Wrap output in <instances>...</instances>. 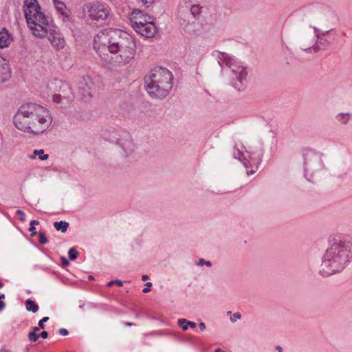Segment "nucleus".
Segmentation results:
<instances>
[{
	"mask_svg": "<svg viewBox=\"0 0 352 352\" xmlns=\"http://www.w3.org/2000/svg\"><path fill=\"white\" fill-rule=\"evenodd\" d=\"M94 48L107 67H122L129 64L136 54L135 38L120 29L100 31L94 37Z\"/></svg>",
	"mask_w": 352,
	"mask_h": 352,
	"instance_id": "1",
	"label": "nucleus"
},
{
	"mask_svg": "<svg viewBox=\"0 0 352 352\" xmlns=\"http://www.w3.org/2000/svg\"><path fill=\"white\" fill-rule=\"evenodd\" d=\"M23 12L28 26L34 36L47 37L56 50L64 48L65 41L63 36L51 19L41 11L36 0H25Z\"/></svg>",
	"mask_w": 352,
	"mask_h": 352,
	"instance_id": "2",
	"label": "nucleus"
},
{
	"mask_svg": "<svg viewBox=\"0 0 352 352\" xmlns=\"http://www.w3.org/2000/svg\"><path fill=\"white\" fill-rule=\"evenodd\" d=\"M15 127L25 133L38 135L49 129L53 122L50 111L34 102L23 104L13 118Z\"/></svg>",
	"mask_w": 352,
	"mask_h": 352,
	"instance_id": "3",
	"label": "nucleus"
},
{
	"mask_svg": "<svg viewBox=\"0 0 352 352\" xmlns=\"http://www.w3.org/2000/svg\"><path fill=\"white\" fill-rule=\"evenodd\" d=\"M352 259V241L345 238L334 239L326 250L320 274L328 276L342 272Z\"/></svg>",
	"mask_w": 352,
	"mask_h": 352,
	"instance_id": "4",
	"label": "nucleus"
},
{
	"mask_svg": "<svg viewBox=\"0 0 352 352\" xmlns=\"http://www.w3.org/2000/svg\"><path fill=\"white\" fill-rule=\"evenodd\" d=\"M172 73L166 68L155 67L145 76L146 89L148 95L155 98H164L173 87Z\"/></svg>",
	"mask_w": 352,
	"mask_h": 352,
	"instance_id": "5",
	"label": "nucleus"
},
{
	"mask_svg": "<svg viewBox=\"0 0 352 352\" xmlns=\"http://www.w3.org/2000/svg\"><path fill=\"white\" fill-rule=\"evenodd\" d=\"M217 58L221 67H228L231 72V85L239 91L243 90L248 82L247 67L237 58L226 52H217Z\"/></svg>",
	"mask_w": 352,
	"mask_h": 352,
	"instance_id": "6",
	"label": "nucleus"
},
{
	"mask_svg": "<svg viewBox=\"0 0 352 352\" xmlns=\"http://www.w3.org/2000/svg\"><path fill=\"white\" fill-rule=\"evenodd\" d=\"M303 157L305 176L309 181H311L314 175L323 169L322 156L313 150H307Z\"/></svg>",
	"mask_w": 352,
	"mask_h": 352,
	"instance_id": "7",
	"label": "nucleus"
},
{
	"mask_svg": "<svg viewBox=\"0 0 352 352\" xmlns=\"http://www.w3.org/2000/svg\"><path fill=\"white\" fill-rule=\"evenodd\" d=\"M82 11L85 18L94 21H103L106 20L110 13L109 7L98 1L85 4Z\"/></svg>",
	"mask_w": 352,
	"mask_h": 352,
	"instance_id": "8",
	"label": "nucleus"
},
{
	"mask_svg": "<svg viewBox=\"0 0 352 352\" xmlns=\"http://www.w3.org/2000/svg\"><path fill=\"white\" fill-rule=\"evenodd\" d=\"M177 18L180 26L186 32H190L195 27L196 19L188 12L187 8L179 3L177 10Z\"/></svg>",
	"mask_w": 352,
	"mask_h": 352,
	"instance_id": "9",
	"label": "nucleus"
},
{
	"mask_svg": "<svg viewBox=\"0 0 352 352\" xmlns=\"http://www.w3.org/2000/svg\"><path fill=\"white\" fill-rule=\"evenodd\" d=\"M130 21L133 30L142 27L144 23L154 21L153 18L143 11L135 9L130 15Z\"/></svg>",
	"mask_w": 352,
	"mask_h": 352,
	"instance_id": "10",
	"label": "nucleus"
},
{
	"mask_svg": "<svg viewBox=\"0 0 352 352\" xmlns=\"http://www.w3.org/2000/svg\"><path fill=\"white\" fill-rule=\"evenodd\" d=\"M78 88L84 98L91 97L94 89L92 79L88 76H83L79 82Z\"/></svg>",
	"mask_w": 352,
	"mask_h": 352,
	"instance_id": "11",
	"label": "nucleus"
},
{
	"mask_svg": "<svg viewBox=\"0 0 352 352\" xmlns=\"http://www.w3.org/2000/svg\"><path fill=\"white\" fill-rule=\"evenodd\" d=\"M137 33L145 38H153L157 32V27L154 21L144 23L142 27L134 30Z\"/></svg>",
	"mask_w": 352,
	"mask_h": 352,
	"instance_id": "12",
	"label": "nucleus"
},
{
	"mask_svg": "<svg viewBox=\"0 0 352 352\" xmlns=\"http://www.w3.org/2000/svg\"><path fill=\"white\" fill-rule=\"evenodd\" d=\"M118 144L122 151V155L129 156L134 152L135 144L130 136H127L125 139L120 140Z\"/></svg>",
	"mask_w": 352,
	"mask_h": 352,
	"instance_id": "13",
	"label": "nucleus"
},
{
	"mask_svg": "<svg viewBox=\"0 0 352 352\" xmlns=\"http://www.w3.org/2000/svg\"><path fill=\"white\" fill-rule=\"evenodd\" d=\"M11 76V72L8 61L0 56V83L7 81Z\"/></svg>",
	"mask_w": 352,
	"mask_h": 352,
	"instance_id": "14",
	"label": "nucleus"
},
{
	"mask_svg": "<svg viewBox=\"0 0 352 352\" xmlns=\"http://www.w3.org/2000/svg\"><path fill=\"white\" fill-rule=\"evenodd\" d=\"M180 3L183 4L184 8H187V9H188V12H190L192 15L195 16V19L197 20L202 9V7L200 5L192 4L191 0H182Z\"/></svg>",
	"mask_w": 352,
	"mask_h": 352,
	"instance_id": "15",
	"label": "nucleus"
},
{
	"mask_svg": "<svg viewBox=\"0 0 352 352\" xmlns=\"http://www.w3.org/2000/svg\"><path fill=\"white\" fill-rule=\"evenodd\" d=\"M54 6L57 12L62 16L63 20H67L69 17L70 12L67 8L65 4L58 0H53Z\"/></svg>",
	"mask_w": 352,
	"mask_h": 352,
	"instance_id": "16",
	"label": "nucleus"
},
{
	"mask_svg": "<svg viewBox=\"0 0 352 352\" xmlns=\"http://www.w3.org/2000/svg\"><path fill=\"white\" fill-rule=\"evenodd\" d=\"M12 41V37L8 31L3 30L0 32V48L8 47Z\"/></svg>",
	"mask_w": 352,
	"mask_h": 352,
	"instance_id": "17",
	"label": "nucleus"
},
{
	"mask_svg": "<svg viewBox=\"0 0 352 352\" xmlns=\"http://www.w3.org/2000/svg\"><path fill=\"white\" fill-rule=\"evenodd\" d=\"M233 155L234 158L243 162L246 169L248 168L249 164L251 165V162L247 160L245 153L237 147L234 148Z\"/></svg>",
	"mask_w": 352,
	"mask_h": 352,
	"instance_id": "18",
	"label": "nucleus"
},
{
	"mask_svg": "<svg viewBox=\"0 0 352 352\" xmlns=\"http://www.w3.org/2000/svg\"><path fill=\"white\" fill-rule=\"evenodd\" d=\"M178 326L182 328L183 331H187L189 327L194 329L197 324L195 322L188 320L186 318H179L177 321Z\"/></svg>",
	"mask_w": 352,
	"mask_h": 352,
	"instance_id": "19",
	"label": "nucleus"
},
{
	"mask_svg": "<svg viewBox=\"0 0 352 352\" xmlns=\"http://www.w3.org/2000/svg\"><path fill=\"white\" fill-rule=\"evenodd\" d=\"M248 155H250V153H248ZM249 157L250 159L248 160L251 162V165L249 164L248 168L247 169V173L248 175H252L256 172V170L258 168V165L259 164L260 159L258 158L256 160H253L250 157V156H249Z\"/></svg>",
	"mask_w": 352,
	"mask_h": 352,
	"instance_id": "20",
	"label": "nucleus"
},
{
	"mask_svg": "<svg viewBox=\"0 0 352 352\" xmlns=\"http://www.w3.org/2000/svg\"><path fill=\"white\" fill-rule=\"evenodd\" d=\"M351 118V114L349 113H340L336 116V120L338 122L346 124Z\"/></svg>",
	"mask_w": 352,
	"mask_h": 352,
	"instance_id": "21",
	"label": "nucleus"
},
{
	"mask_svg": "<svg viewBox=\"0 0 352 352\" xmlns=\"http://www.w3.org/2000/svg\"><path fill=\"white\" fill-rule=\"evenodd\" d=\"M54 227L57 231H61L63 233H65L69 227V223L63 221H56L54 223Z\"/></svg>",
	"mask_w": 352,
	"mask_h": 352,
	"instance_id": "22",
	"label": "nucleus"
},
{
	"mask_svg": "<svg viewBox=\"0 0 352 352\" xmlns=\"http://www.w3.org/2000/svg\"><path fill=\"white\" fill-rule=\"evenodd\" d=\"M25 308L28 311L36 313L38 309V306L31 299L25 301Z\"/></svg>",
	"mask_w": 352,
	"mask_h": 352,
	"instance_id": "23",
	"label": "nucleus"
},
{
	"mask_svg": "<svg viewBox=\"0 0 352 352\" xmlns=\"http://www.w3.org/2000/svg\"><path fill=\"white\" fill-rule=\"evenodd\" d=\"M64 100H66V102H68L69 100V96H62L60 94H54L52 97V101L55 104H61L64 103Z\"/></svg>",
	"mask_w": 352,
	"mask_h": 352,
	"instance_id": "24",
	"label": "nucleus"
},
{
	"mask_svg": "<svg viewBox=\"0 0 352 352\" xmlns=\"http://www.w3.org/2000/svg\"><path fill=\"white\" fill-rule=\"evenodd\" d=\"M36 156H38L41 160H45L49 157V155L45 153L43 149L34 150L31 157L34 158Z\"/></svg>",
	"mask_w": 352,
	"mask_h": 352,
	"instance_id": "25",
	"label": "nucleus"
},
{
	"mask_svg": "<svg viewBox=\"0 0 352 352\" xmlns=\"http://www.w3.org/2000/svg\"><path fill=\"white\" fill-rule=\"evenodd\" d=\"M78 252L75 248H72L69 250L68 256L70 260H75L78 257Z\"/></svg>",
	"mask_w": 352,
	"mask_h": 352,
	"instance_id": "26",
	"label": "nucleus"
},
{
	"mask_svg": "<svg viewBox=\"0 0 352 352\" xmlns=\"http://www.w3.org/2000/svg\"><path fill=\"white\" fill-rule=\"evenodd\" d=\"M196 264L198 266H203L204 265L209 267L212 266V263H210V261H205L204 258L199 259V261L196 262Z\"/></svg>",
	"mask_w": 352,
	"mask_h": 352,
	"instance_id": "27",
	"label": "nucleus"
},
{
	"mask_svg": "<svg viewBox=\"0 0 352 352\" xmlns=\"http://www.w3.org/2000/svg\"><path fill=\"white\" fill-rule=\"evenodd\" d=\"M39 337L40 336L35 332L31 331L28 334V338L31 342H36Z\"/></svg>",
	"mask_w": 352,
	"mask_h": 352,
	"instance_id": "28",
	"label": "nucleus"
},
{
	"mask_svg": "<svg viewBox=\"0 0 352 352\" xmlns=\"http://www.w3.org/2000/svg\"><path fill=\"white\" fill-rule=\"evenodd\" d=\"M38 236H39V242L41 244L47 243V237L45 236V234L43 232H39Z\"/></svg>",
	"mask_w": 352,
	"mask_h": 352,
	"instance_id": "29",
	"label": "nucleus"
},
{
	"mask_svg": "<svg viewBox=\"0 0 352 352\" xmlns=\"http://www.w3.org/2000/svg\"><path fill=\"white\" fill-rule=\"evenodd\" d=\"M241 317V314L239 312L234 313L232 316L230 317V320L232 322H236L237 320L240 319Z\"/></svg>",
	"mask_w": 352,
	"mask_h": 352,
	"instance_id": "30",
	"label": "nucleus"
},
{
	"mask_svg": "<svg viewBox=\"0 0 352 352\" xmlns=\"http://www.w3.org/2000/svg\"><path fill=\"white\" fill-rule=\"evenodd\" d=\"M49 320V318L45 316V317H43L41 320H39L38 322V326L41 329H44L45 328V326H44V322L48 321Z\"/></svg>",
	"mask_w": 352,
	"mask_h": 352,
	"instance_id": "31",
	"label": "nucleus"
},
{
	"mask_svg": "<svg viewBox=\"0 0 352 352\" xmlns=\"http://www.w3.org/2000/svg\"><path fill=\"white\" fill-rule=\"evenodd\" d=\"M16 214L17 215L20 216V218H19L20 221H25V213L23 211H22L21 210H17L16 211Z\"/></svg>",
	"mask_w": 352,
	"mask_h": 352,
	"instance_id": "32",
	"label": "nucleus"
},
{
	"mask_svg": "<svg viewBox=\"0 0 352 352\" xmlns=\"http://www.w3.org/2000/svg\"><path fill=\"white\" fill-rule=\"evenodd\" d=\"M311 49L313 50V51L314 52H316L319 50V47L318 45H314L312 47H309V48H307V49H305V50L307 51V52H311Z\"/></svg>",
	"mask_w": 352,
	"mask_h": 352,
	"instance_id": "33",
	"label": "nucleus"
},
{
	"mask_svg": "<svg viewBox=\"0 0 352 352\" xmlns=\"http://www.w3.org/2000/svg\"><path fill=\"white\" fill-rule=\"evenodd\" d=\"M151 285H152V283L151 282L146 283V287L143 289L142 292L144 293H147V292H150L151 289H150L149 287H151Z\"/></svg>",
	"mask_w": 352,
	"mask_h": 352,
	"instance_id": "34",
	"label": "nucleus"
},
{
	"mask_svg": "<svg viewBox=\"0 0 352 352\" xmlns=\"http://www.w3.org/2000/svg\"><path fill=\"white\" fill-rule=\"evenodd\" d=\"M29 231L32 232V236H35L36 234L35 226L30 225Z\"/></svg>",
	"mask_w": 352,
	"mask_h": 352,
	"instance_id": "35",
	"label": "nucleus"
},
{
	"mask_svg": "<svg viewBox=\"0 0 352 352\" xmlns=\"http://www.w3.org/2000/svg\"><path fill=\"white\" fill-rule=\"evenodd\" d=\"M59 333L63 336H66L68 335L69 332L66 329L63 328L59 330Z\"/></svg>",
	"mask_w": 352,
	"mask_h": 352,
	"instance_id": "36",
	"label": "nucleus"
},
{
	"mask_svg": "<svg viewBox=\"0 0 352 352\" xmlns=\"http://www.w3.org/2000/svg\"><path fill=\"white\" fill-rule=\"evenodd\" d=\"M143 4L146 5L148 6L149 5H151L154 3L155 0H141Z\"/></svg>",
	"mask_w": 352,
	"mask_h": 352,
	"instance_id": "37",
	"label": "nucleus"
},
{
	"mask_svg": "<svg viewBox=\"0 0 352 352\" xmlns=\"http://www.w3.org/2000/svg\"><path fill=\"white\" fill-rule=\"evenodd\" d=\"M148 335L154 336H160L163 335V333H162L160 331H153V332L150 333Z\"/></svg>",
	"mask_w": 352,
	"mask_h": 352,
	"instance_id": "38",
	"label": "nucleus"
},
{
	"mask_svg": "<svg viewBox=\"0 0 352 352\" xmlns=\"http://www.w3.org/2000/svg\"><path fill=\"white\" fill-rule=\"evenodd\" d=\"M40 337H41L43 339H46L48 336V333L45 331H43L41 332V333L39 335Z\"/></svg>",
	"mask_w": 352,
	"mask_h": 352,
	"instance_id": "39",
	"label": "nucleus"
},
{
	"mask_svg": "<svg viewBox=\"0 0 352 352\" xmlns=\"http://www.w3.org/2000/svg\"><path fill=\"white\" fill-rule=\"evenodd\" d=\"M199 329H200L201 331H204V330H205V329H206V324H205V323H204V322H201L199 324Z\"/></svg>",
	"mask_w": 352,
	"mask_h": 352,
	"instance_id": "40",
	"label": "nucleus"
},
{
	"mask_svg": "<svg viewBox=\"0 0 352 352\" xmlns=\"http://www.w3.org/2000/svg\"><path fill=\"white\" fill-rule=\"evenodd\" d=\"M114 283L116 284L119 287H121L123 285V283L120 280H115Z\"/></svg>",
	"mask_w": 352,
	"mask_h": 352,
	"instance_id": "41",
	"label": "nucleus"
},
{
	"mask_svg": "<svg viewBox=\"0 0 352 352\" xmlns=\"http://www.w3.org/2000/svg\"><path fill=\"white\" fill-rule=\"evenodd\" d=\"M38 224H39V222L37 220H32L30 223V225H32L34 226H35V225H38Z\"/></svg>",
	"mask_w": 352,
	"mask_h": 352,
	"instance_id": "42",
	"label": "nucleus"
},
{
	"mask_svg": "<svg viewBox=\"0 0 352 352\" xmlns=\"http://www.w3.org/2000/svg\"><path fill=\"white\" fill-rule=\"evenodd\" d=\"M5 306V302L3 301L0 300V311L4 309Z\"/></svg>",
	"mask_w": 352,
	"mask_h": 352,
	"instance_id": "43",
	"label": "nucleus"
},
{
	"mask_svg": "<svg viewBox=\"0 0 352 352\" xmlns=\"http://www.w3.org/2000/svg\"><path fill=\"white\" fill-rule=\"evenodd\" d=\"M148 275L144 274V275H143V276H142V280L143 281H146V280H148Z\"/></svg>",
	"mask_w": 352,
	"mask_h": 352,
	"instance_id": "44",
	"label": "nucleus"
},
{
	"mask_svg": "<svg viewBox=\"0 0 352 352\" xmlns=\"http://www.w3.org/2000/svg\"><path fill=\"white\" fill-rule=\"evenodd\" d=\"M62 260H63V262L64 265H68L69 264V261L67 260V258H62Z\"/></svg>",
	"mask_w": 352,
	"mask_h": 352,
	"instance_id": "45",
	"label": "nucleus"
},
{
	"mask_svg": "<svg viewBox=\"0 0 352 352\" xmlns=\"http://www.w3.org/2000/svg\"><path fill=\"white\" fill-rule=\"evenodd\" d=\"M40 329L41 328L39 327H34L32 332H35L36 333H37V332L39 331Z\"/></svg>",
	"mask_w": 352,
	"mask_h": 352,
	"instance_id": "46",
	"label": "nucleus"
},
{
	"mask_svg": "<svg viewBox=\"0 0 352 352\" xmlns=\"http://www.w3.org/2000/svg\"><path fill=\"white\" fill-rule=\"evenodd\" d=\"M114 283V280H111L107 283L108 287H111Z\"/></svg>",
	"mask_w": 352,
	"mask_h": 352,
	"instance_id": "47",
	"label": "nucleus"
},
{
	"mask_svg": "<svg viewBox=\"0 0 352 352\" xmlns=\"http://www.w3.org/2000/svg\"><path fill=\"white\" fill-rule=\"evenodd\" d=\"M276 349L279 351V352H282L283 349L280 346H276Z\"/></svg>",
	"mask_w": 352,
	"mask_h": 352,
	"instance_id": "48",
	"label": "nucleus"
},
{
	"mask_svg": "<svg viewBox=\"0 0 352 352\" xmlns=\"http://www.w3.org/2000/svg\"><path fill=\"white\" fill-rule=\"evenodd\" d=\"M214 352H225V351H222V350H221V349H217L214 351Z\"/></svg>",
	"mask_w": 352,
	"mask_h": 352,
	"instance_id": "49",
	"label": "nucleus"
},
{
	"mask_svg": "<svg viewBox=\"0 0 352 352\" xmlns=\"http://www.w3.org/2000/svg\"><path fill=\"white\" fill-rule=\"evenodd\" d=\"M125 324L127 326H132L133 324L128 322H126Z\"/></svg>",
	"mask_w": 352,
	"mask_h": 352,
	"instance_id": "50",
	"label": "nucleus"
},
{
	"mask_svg": "<svg viewBox=\"0 0 352 352\" xmlns=\"http://www.w3.org/2000/svg\"><path fill=\"white\" fill-rule=\"evenodd\" d=\"M4 298H5V295L3 294H0V299Z\"/></svg>",
	"mask_w": 352,
	"mask_h": 352,
	"instance_id": "51",
	"label": "nucleus"
},
{
	"mask_svg": "<svg viewBox=\"0 0 352 352\" xmlns=\"http://www.w3.org/2000/svg\"><path fill=\"white\" fill-rule=\"evenodd\" d=\"M3 285H4L3 283L0 280V288H2L3 287Z\"/></svg>",
	"mask_w": 352,
	"mask_h": 352,
	"instance_id": "52",
	"label": "nucleus"
},
{
	"mask_svg": "<svg viewBox=\"0 0 352 352\" xmlns=\"http://www.w3.org/2000/svg\"><path fill=\"white\" fill-rule=\"evenodd\" d=\"M0 352H8V351L6 350H5V349H1Z\"/></svg>",
	"mask_w": 352,
	"mask_h": 352,
	"instance_id": "53",
	"label": "nucleus"
},
{
	"mask_svg": "<svg viewBox=\"0 0 352 352\" xmlns=\"http://www.w3.org/2000/svg\"><path fill=\"white\" fill-rule=\"evenodd\" d=\"M227 314H228V315H230V314H231V311H228V312H227Z\"/></svg>",
	"mask_w": 352,
	"mask_h": 352,
	"instance_id": "54",
	"label": "nucleus"
},
{
	"mask_svg": "<svg viewBox=\"0 0 352 352\" xmlns=\"http://www.w3.org/2000/svg\"><path fill=\"white\" fill-rule=\"evenodd\" d=\"M89 279H93V276L90 275V276H89Z\"/></svg>",
	"mask_w": 352,
	"mask_h": 352,
	"instance_id": "55",
	"label": "nucleus"
}]
</instances>
